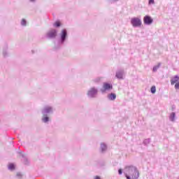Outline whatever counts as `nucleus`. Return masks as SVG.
Masks as SVG:
<instances>
[{
  "instance_id": "obj_23",
  "label": "nucleus",
  "mask_w": 179,
  "mask_h": 179,
  "mask_svg": "<svg viewBox=\"0 0 179 179\" xmlns=\"http://www.w3.org/2000/svg\"><path fill=\"white\" fill-rule=\"evenodd\" d=\"M118 173H119L120 175L122 174V169H119V170H118Z\"/></svg>"
},
{
  "instance_id": "obj_19",
  "label": "nucleus",
  "mask_w": 179,
  "mask_h": 179,
  "mask_svg": "<svg viewBox=\"0 0 179 179\" xmlns=\"http://www.w3.org/2000/svg\"><path fill=\"white\" fill-rule=\"evenodd\" d=\"M175 89L176 90H179V82L175 84Z\"/></svg>"
},
{
  "instance_id": "obj_26",
  "label": "nucleus",
  "mask_w": 179,
  "mask_h": 179,
  "mask_svg": "<svg viewBox=\"0 0 179 179\" xmlns=\"http://www.w3.org/2000/svg\"><path fill=\"white\" fill-rule=\"evenodd\" d=\"M17 176L18 177H22V175H21L20 173H17Z\"/></svg>"
},
{
  "instance_id": "obj_3",
  "label": "nucleus",
  "mask_w": 179,
  "mask_h": 179,
  "mask_svg": "<svg viewBox=\"0 0 179 179\" xmlns=\"http://www.w3.org/2000/svg\"><path fill=\"white\" fill-rule=\"evenodd\" d=\"M143 22H144V24H147V26H150V24L153 23V19L151 18V17L149 15H145L143 17Z\"/></svg>"
},
{
  "instance_id": "obj_17",
  "label": "nucleus",
  "mask_w": 179,
  "mask_h": 179,
  "mask_svg": "<svg viewBox=\"0 0 179 179\" xmlns=\"http://www.w3.org/2000/svg\"><path fill=\"white\" fill-rule=\"evenodd\" d=\"M54 26H55V27H59V26H61V22L59 21H57L55 22Z\"/></svg>"
},
{
  "instance_id": "obj_10",
  "label": "nucleus",
  "mask_w": 179,
  "mask_h": 179,
  "mask_svg": "<svg viewBox=\"0 0 179 179\" xmlns=\"http://www.w3.org/2000/svg\"><path fill=\"white\" fill-rule=\"evenodd\" d=\"M61 37H62V41H65V38H66V29H63V30L62 31Z\"/></svg>"
},
{
  "instance_id": "obj_7",
  "label": "nucleus",
  "mask_w": 179,
  "mask_h": 179,
  "mask_svg": "<svg viewBox=\"0 0 179 179\" xmlns=\"http://www.w3.org/2000/svg\"><path fill=\"white\" fill-rule=\"evenodd\" d=\"M179 81V76H174L171 79V85L173 86V85H176V83H178Z\"/></svg>"
},
{
  "instance_id": "obj_12",
  "label": "nucleus",
  "mask_w": 179,
  "mask_h": 179,
  "mask_svg": "<svg viewBox=\"0 0 179 179\" xmlns=\"http://www.w3.org/2000/svg\"><path fill=\"white\" fill-rule=\"evenodd\" d=\"M101 149L102 152H104V150H106L107 149V145H106V144H101Z\"/></svg>"
},
{
  "instance_id": "obj_21",
  "label": "nucleus",
  "mask_w": 179,
  "mask_h": 179,
  "mask_svg": "<svg viewBox=\"0 0 179 179\" xmlns=\"http://www.w3.org/2000/svg\"><path fill=\"white\" fill-rule=\"evenodd\" d=\"M43 121L44 122H48V117H43Z\"/></svg>"
},
{
  "instance_id": "obj_13",
  "label": "nucleus",
  "mask_w": 179,
  "mask_h": 179,
  "mask_svg": "<svg viewBox=\"0 0 179 179\" xmlns=\"http://www.w3.org/2000/svg\"><path fill=\"white\" fill-rule=\"evenodd\" d=\"M150 92L152 94H155V93H156V86H152L150 89Z\"/></svg>"
},
{
  "instance_id": "obj_4",
  "label": "nucleus",
  "mask_w": 179,
  "mask_h": 179,
  "mask_svg": "<svg viewBox=\"0 0 179 179\" xmlns=\"http://www.w3.org/2000/svg\"><path fill=\"white\" fill-rule=\"evenodd\" d=\"M124 76H125V72H124V70H117L116 71L115 78L117 79H124Z\"/></svg>"
},
{
  "instance_id": "obj_20",
  "label": "nucleus",
  "mask_w": 179,
  "mask_h": 179,
  "mask_svg": "<svg viewBox=\"0 0 179 179\" xmlns=\"http://www.w3.org/2000/svg\"><path fill=\"white\" fill-rule=\"evenodd\" d=\"M21 24L22 26H26V20L22 19V21H21Z\"/></svg>"
},
{
  "instance_id": "obj_22",
  "label": "nucleus",
  "mask_w": 179,
  "mask_h": 179,
  "mask_svg": "<svg viewBox=\"0 0 179 179\" xmlns=\"http://www.w3.org/2000/svg\"><path fill=\"white\" fill-rule=\"evenodd\" d=\"M117 98V95L115 94H113V100H115Z\"/></svg>"
},
{
  "instance_id": "obj_2",
  "label": "nucleus",
  "mask_w": 179,
  "mask_h": 179,
  "mask_svg": "<svg viewBox=\"0 0 179 179\" xmlns=\"http://www.w3.org/2000/svg\"><path fill=\"white\" fill-rule=\"evenodd\" d=\"M130 23L132 27H141L142 26V20L138 17H131Z\"/></svg>"
},
{
  "instance_id": "obj_11",
  "label": "nucleus",
  "mask_w": 179,
  "mask_h": 179,
  "mask_svg": "<svg viewBox=\"0 0 179 179\" xmlns=\"http://www.w3.org/2000/svg\"><path fill=\"white\" fill-rule=\"evenodd\" d=\"M162 66L161 63H158V64L157 66H155L152 69V72H157V69H159V68H160V66Z\"/></svg>"
},
{
  "instance_id": "obj_14",
  "label": "nucleus",
  "mask_w": 179,
  "mask_h": 179,
  "mask_svg": "<svg viewBox=\"0 0 179 179\" xmlns=\"http://www.w3.org/2000/svg\"><path fill=\"white\" fill-rule=\"evenodd\" d=\"M9 170H15V165L13 164H10L8 165Z\"/></svg>"
},
{
  "instance_id": "obj_9",
  "label": "nucleus",
  "mask_w": 179,
  "mask_h": 179,
  "mask_svg": "<svg viewBox=\"0 0 179 179\" xmlns=\"http://www.w3.org/2000/svg\"><path fill=\"white\" fill-rule=\"evenodd\" d=\"M95 94H97V90L94 88H92L89 92H88V95L90 96V97H94Z\"/></svg>"
},
{
  "instance_id": "obj_24",
  "label": "nucleus",
  "mask_w": 179,
  "mask_h": 179,
  "mask_svg": "<svg viewBox=\"0 0 179 179\" xmlns=\"http://www.w3.org/2000/svg\"><path fill=\"white\" fill-rule=\"evenodd\" d=\"M94 179H101V178H100V176H96L94 177Z\"/></svg>"
},
{
  "instance_id": "obj_27",
  "label": "nucleus",
  "mask_w": 179,
  "mask_h": 179,
  "mask_svg": "<svg viewBox=\"0 0 179 179\" xmlns=\"http://www.w3.org/2000/svg\"><path fill=\"white\" fill-rule=\"evenodd\" d=\"M120 0H113V2H118Z\"/></svg>"
},
{
  "instance_id": "obj_18",
  "label": "nucleus",
  "mask_w": 179,
  "mask_h": 179,
  "mask_svg": "<svg viewBox=\"0 0 179 179\" xmlns=\"http://www.w3.org/2000/svg\"><path fill=\"white\" fill-rule=\"evenodd\" d=\"M148 5H155V0H148Z\"/></svg>"
},
{
  "instance_id": "obj_5",
  "label": "nucleus",
  "mask_w": 179,
  "mask_h": 179,
  "mask_svg": "<svg viewBox=\"0 0 179 179\" xmlns=\"http://www.w3.org/2000/svg\"><path fill=\"white\" fill-rule=\"evenodd\" d=\"M113 87V85H111V84L105 83L103 85V87L102 89H101V91L102 92V93H104V92H107V90H111Z\"/></svg>"
},
{
  "instance_id": "obj_8",
  "label": "nucleus",
  "mask_w": 179,
  "mask_h": 179,
  "mask_svg": "<svg viewBox=\"0 0 179 179\" xmlns=\"http://www.w3.org/2000/svg\"><path fill=\"white\" fill-rule=\"evenodd\" d=\"M177 117L176 116V113L175 112H172L170 113L169 115V121H171V122H176V120Z\"/></svg>"
},
{
  "instance_id": "obj_25",
  "label": "nucleus",
  "mask_w": 179,
  "mask_h": 179,
  "mask_svg": "<svg viewBox=\"0 0 179 179\" xmlns=\"http://www.w3.org/2000/svg\"><path fill=\"white\" fill-rule=\"evenodd\" d=\"M109 99H110V100H113V94H110V95L109 96Z\"/></svg>"
},
{
  "instance_id": "obj_1",
  "label": "nucleus",
  "mask_w": 179,
  "mask_h": 179,
  "mask_svg": "<svg viewBox=\"0 0 179 179\" xmlns=\"http://www.w3.org/2000/svg\"><path fill=\"white\" fill-rule=\"evenodd\" d=\"M124 174L127 179L139 178V171L138 170V168L132 165L127 166L124 168Z\"/></svg>"
},
{
  "instance_id": "obj_6",
  "label": "nucleus",
  "mask_w": 179,
  "mask_h": 179,
  "mask_svg": "<svg viewBox=\"0 0 179 179\" xmlns=\"http://www.w3.org/2000/svg\"><path fill=\"white\" fill-rule=\"evenodd\" d=\"M48 37L50 38H54V37H57V30L52 29L48 33Z\"/></svg>"
},
{
  "instance_id": "obj_15",
  "label": "nucleus",
  "mask_w": 179,
  "mask_h": 179,
  "mask_svg": "<svg viewBox=\"0 0 179 179\" xmlns=\"http://www.w3.org/2000/svg\"><path fill=\"white\" fill-rule=\"evenodd\" d=\"M52 110V109L51 108V107H46L45 108V113H50V112H51Z\"/></svg>"
},
{
  "instance_id": "obj_16",
  "label": "nucleus",
  "mask_w": 179,
  "mask_h": 179,
  "mask_svg": "<svg viewBox=\"0 0 179 179\" xmlns=\"http://www.w3.org/2000/svg\"><path fill=\"white\" fill-rule=\"evenodd\" d=\"M143 143L145 145H148V143H150V138H147V139L144 140Z\"/></svg>"
},
{
  "instance_id": "obj_28",
  "label": "nucleus",
  "mask_w": 179,
  "mask_h": 179,
  "mask_svg": "<svg viewBox=\"0 0 179 179\" xmlns=\"http://www.w3.org/2000/svg\"><path fill=\"white\" fill-rule=\"evenodd\" d=\"M31 1H34V0H31Z\"/></svg>"
}]
</instances>
